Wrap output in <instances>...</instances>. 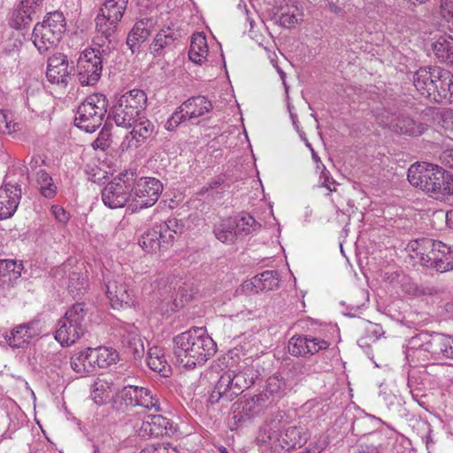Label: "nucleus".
Here are the masks:
<instances>
[{
  "label": "nucleus",
  "mask_w": 453,
  "mask_h": 453,
  "mask_svg": "<svg viewBox=\"0 0 453 453\" xmlns=\"http://www.w3.org/2000/svg\"><path fill=\"white\" fill-rule=\"evenodd\" d=\"M173 354L188 368L203 365L216 352V343L203 327L181 333L173 338Z\"/></svg>",
  "instance_id": "nucleus-1"
},
{
  "label": "nucleus",
  "mask_w": 453,
  "mask_h": 453,
  "mask_svg": "<svg viewBox=\"0 0 453 453\" xmlns=\"http://www.w3.org/2000/svg\"><path fill=\"white\" fill-rule=\"evenodd\" d=\"M409 182L421 190L439 197L453 195V174L433 164H414L409 170Z\"/></svg>",
  "instance_id": "nucleus-2"
},
{
  "label": "nucleus",
  "mask_w": 453,
  "mask_h": 453,
  "mask_svg": "<svg viewBox=\"0 0 453 453\" xmlns=\"http://www.w3.org/2000/svg\"><path fill=\"white\" fill-rule=\"evenodd\" d=\"M453 336L441 333L421 332L409 340L406 358L417 365V361L429 358H449Z\"/></svg>",
  "instance_id": "nucleus-3"
},
{
  "label": "nucleus",
  "mask_w": 453,
  "mask_h": 453,
  "mask_svg": "<svg viewBox=\"0 0 453 453\" xmlns=\"http://www.w3.org/2000/svg\"><path fill=\"white\" fill-rule=\"evenodd\" d=\"M410 247L422 265L440 273L453 270V247L429 238L416 240Z\"/></svg>",
  "instance_id": "nucleus-4"
},
{
  "label": "nucleus",
  "mask_w": 453,
  "mask_h": 453,
  "mask_svg": "<svg viewBox=\"0 0 453 453\" xmlns=\"http://www.w3.org/2000/svg\"><path fill=\"white\" fill-rule=\"evenodd\" d=\"M128 0H106L95 19L97 35L94 38V43L99 48L103 47L105 41L111 42L118 32L127 10Z\"/></svg>",
  "instance_id": "nucleus-5"
},
{
  "label": "nucleus",
  "mask_w": 453,
  "mask_h": 453,
  "mask_svg": "<svg viewBox=\"0 0 453 453\" xmlns=\"http://www.w3.org/2000/svg\"><path fill=\"white\" fill-rule=\"evenodd\" d=\"M255 373L256 371L251 367H246L240 372L234 370L225 372L217 381L209 401L211 403H216L220 399L226 402L233 401L255 383Z\"/></svg>",
  "instance_id": "nucleus-6"
},
{
  "label": "nucleus",
  "mask_w": 453,
  "mask_h": 453,
  "mask_svg": "<svg viewBox=\"0 0 453 453\" xmlns=\"http://www.w3.org/2000/svg\"><path fill=\"white\" fill-rule=\"evenodd\" d=\"M88 310L83 303L70 307L57 325L55 339L62 346H70L79 341L87 331Z\"/></svg>",
  "instance_id": "nucleus-7"
},
{
  "label": "nucleus",
  "mask_w": 453,
  "mask_h": 453,
  "mask_svg": "<svg viewBox=\"0 0 453 453\" xmlns=\"http://www.w3.org/2000/svg\"><path fill=\"white\" fill-rule=\"evenodd\" d=\"M184 226L176 218L168 219L166 221L155 225L145 232L140 241V246L147 252L157 253L167 250L180 235Z\"/></svg>",
  "instance_id": "nucleus-8"
},
{
  "label": "nucleus",
  "mask_w": 453,
  "mask_h": 453,
  "mask_svg": "<svg viewBox=\"0 0 453 453\" xmlns=\"http://www.w3.org/2000/svg\"><path fill=\"white\" fill-rule=\"evenodd\" d=\"M108 100L100 93L92 94L79 105L74 123L87 133L95 132L103 123L107 112Z\"/></svg>",
  "instance_id": "nucleus-9"
},
{
  "label": "nucleus",
  "mask_w": 453,
  "mask_h": 453,
  "mask_svg": "<svg viewBox=\"0 0 453 453\" xmlns=\"http://www.w3.org/2000/svg\"><path fill=\"white\" fill-rule=\"evenodd\" d=\"M134 183V172L126 170L121 172L102 190V200L105 206L111 209L123 208L127 203H132L131 187Z\"/></svg>",
  "instance_id": "nucleus-10"
},
{
  "label": "nucleus",
  "mask_w": 453,
  "mask_h": 453,
  "mask_svg": "<svg viewBox=\"0 0 453 453\" xmlns=\"http://www.w3.org/2000/svg\"><path fill=\"white\" fill-rule=\"evenodd\" d=\"M103 60L101 50L96 48L85 49L77 61V79L82 86H94L101 78Z\"/></svg>",
  "instance_id": "nucleus-11"
},
{
  "label": "nucleus",
  "mask_w": 453,
  "mask_h": 453,
  "mask_svg": "<svg viewBox=\"0 0 453 453\" xmlns=\"http://www.w3.org/2000/svg\"><path fill=\"white\" fill-rule=\"evenodd\" d=\"M163 191V185L159 180L153 177H142L136 180L131 187L133 210L150 207L156 203Z\"/></svg>",
  "instance_id": "nucleus-12"
},
{
  "label": "nucleus",
  "mask_w": 453,
  "mask_h": 453,
  "mask_svg": "<svg viewBox=\"0 0 453 453\" xmlns=\"http://www.w3.org/2000/svg\"><path fill=\"white\" fill-rule=\"evenodd\" d=\"M284 415L278 413L259 429L257 441L258 445L268 453H286L281 433Z\"/></svg>",
  "instance_id": "nucleus-13"
},
{
  "label": "nucleus",
  "mask_w": 453,
  "mask_h": 453,
  "mask_svg": "<svg viewBox=\"0 0 453 453\" xmlns=\"http://www.w3.org/2000/svg\"><path fill=\"white\" fill-rule=\"evenodd\" d=\"M284 415L278 413L259 429L257 441L258 445L268 453H286L281 433Z\"/></svg>",
  "instance_id": "nucleus-14"
},
{
  "label": "nucleus",
  "mask_w": 453,
  "mask_h": 453,
  "mask_svg": "<svg viewBox=\"0 0 453 453\" xmlns=\"http://www.w3.org/2000/svg\"><path fill=\"white\" fill-rule=\"evenodd\" d=\"M183 284L181 279L176 276H168L165 280L161 279L158 309L162 314L173 312L179 309L180 303L177 302V296Z\"/></svg>",
  "instance_id": "nucleus-15"
},
{
  "label": "nucleus",
  "mask_w": 453,
  "mask_h": 453,
  "mask_svg": "<svg viewBox=\"0 0 453 453\" xmlns=\"http://www.w3.org/2000/svg\"><path fill=\"white\" fill-rule=\"evenodd\" d=\"M106 294L112 308L119 309L134 304V291L120 277L105 280Z\"/></svg>",
  "instance_id": "nucleus-16"
},
{
  "label": "nucleus",
  "mask_w": 453,
  "mask_h": 453,
  "mask_svg": "<svg viewBox=\"0 0 453 453\" xmlns=\"http://www.w3.org/2000/svg\"><path fill=\"white\" fill-rule=\"evenodd\" d=\"M173 422L162 415L146 416L138 428V434L143 438L170 436L175 433Z\"/></svg>",
  "instance_id": "nucleus-17"
},
{
  "label": "nucleus",
  "mask_w": 453,
  "mask_h": 453,
  "mask_svg": "<svg viewBox=\"0 0 453 453\" xmlns=\"http://www.w3.org/2000/svg\"><path fill=\"white\" fill-rule=\"evenodd\" d=\"M330 342L319 337L311 335L293 336L288 345V352L292 356L305 357L306 355H314L319 350L326 349Z\"/></svg>",
  "instance_id": "nucleus-18"
},
{
  "label": "nucleus",
  "mask_w": 453,
  "mask_h": 453,
  "mask_svg": "<svg viewBox=\"0 0 453 453\" xmlns=\"http://www.w3.org/2000/svg\"><path fill=\"white\" fill-rule=\"evenodd\" d=\"M20 199V185L5 180L0 187V220L9 219L15 213Z\"/></svg>",
  "instance_id": "nucleus-19"
},
{
  "label": "nucleus",
  "mask_w": 453,
  "mask_h": 453,
  "mask_svg": "<svg viewBox=\"0 0 453 453\" xmlns=\"http://www.w3.org/2000/svg\"><path fill=\"white\" fill-rule=\"evenodd\" d=\"M118 332L126 352L134 360L141 359L145 349L138 329L134 325L125 324L119 328Z\"/></svg>",
  "instance_id": "nucleus-20"
},
{
  "label": "nucleus",
  "mask_w": 453,
  "mask_h": 453,
  "mask_svg": "<svg viewBox=\"0 0 453 453\" xmlns=\"http://www.w3.org/2000/svg\"><path fill=\"white\" fill-rule=\"evenodd\" d=\"M70 73L67 56L58 53L48 59L46 76L50 82L65 86Z\"/></svg>",
  "instance_id": "nucleus-21"
},
{
  "label": "nucleus",
  "mask_w": 453,
  "mask_h": 453,
  "mask_svg": "<svg viewBox=\"0 0 453 453\" xmlns=\"http://www.w3.org/2000/svg\"><path fill=\"white\" fill-rule=\"evenodd\" d=\"M40 332L38 323L32 321L17 326L12 330L10 334H6L4 338L11 347L22 348L32 338L39 335Z\"/></svg>",
  "instance_id": "nucleus-22"
},
{
  "label": "nucleus",
  "mask_w": 453,
  "mask_h": 453,
  "mask_svg": "<svg viewBox=\"0 0 453 453\" xmlns=\"http://www.w3.org/2000/svg\"><path fill=\"white\" fill-rule=\"evenodd\" d=\"M38 14L31 6L25 4L20 0L9 13L8 24L16 30L27 29Z\"/></svg>",
  "instance_id": "nucleus-23"
},
{
  "label": "nucleus",
  "mask_w": 453,
  "mask_h": 453,
  "mask_svg": "<svg viewBox=\"0 0 453 453\" xmlns=\"http://www.w3.org/2000/svg\"><path fill=\"white\" fill-rule=\"evenodd\" d=\"M283 443L285 451L289 452L292 449L301 448L309 439L308 430L305 426L297 424L282 423Z\"/></svg>",
  "instance_id": "nucleus-24"
},
{
  "label": "nucleus",
  "mask_w": 453,
  "mask_h": 453,
  "mask_svg": "<svg viewBox=\"0 0 453 453\" xmlns=\"http://www.w3.org/2000/svg\"><path fill=\"white\" fill-rule=\"evenodd\" d=\"M156 25L157 19L152 16L139 19L135 22L127 39V44L129 45L132 51L137 44L144 42L150 36Z\"/></svg>",
  "instance_id": "nucleus-25"
},
{
  "label": "nucleus",
  "mask_w": 453,
  "mask_h": 453,
  "mask_svg": "<svg viewBox=\"0 0 453 453\" xmlns=\"http://www.w3.org/2000/svg\"><path fill=\"white\" fill-rule=\"evenodd\" d=\"M441 72V67L434 65L420 67L413 73V85L420 95L426 97L431 95L430 89L433 87V81L439 77L438 75Z\"/></svg>",
  "instance_id": "nucleus-26"
},
{
  "label": "nucleus",
  "mask_w": 453,
  "mask_h": 453,
  "mask_svg": "<svg viewBox=\"0 0 453 453\" xmlns=\"http://www.w3.org/2000/svg\"><path fill=\"white\" fill-rule=\"evenodd\" d=\"M32 37L33 43L40 53H45L53 49L61 40V37L49 30L41 22L35 26Z\"/></svg>",
  "instance_id": "nucleus-27"
},
{
  "label": "nucleus",
  "mask_w": 453,
  "mask_h": 453,
  "mask_svg": "<svg viewBox=\"0 0 453 453\" xmlns=\"http://www.w3.org/2000/svg\"><path fill=\"white\" fill-rule=\"evenodd\" d=\"M181 110L188 119H195L209 113L212 110V104L203 96H192L181 104Z\"/></svg>",
  "instance_id": "nucleus-28"
},
{
  "label": "nucleus",
  "mask_w": 453,
  "mask_h": 453,
  "mask_svg": "<svg viewBox=\"0 0 453 453\" xmlns=\"http://www.w3.org/2000/svg\"><path fill=\"white\" fill-rule=\"evenodd\" d=\"M280 282L278 271H265L252 278L250 282L245 284V288L252 287L257 293L270 291L277 288Z\"/></svg>",
  "instance_id": "nucleus-29"
},
{
  "label": "nucleus",
  "mask_w": 453,
  "mask_h": 453,
  "mask_svg": "<svg viewBox=\"0 0 453 453\" xmlns=\"http://www.w3.org/2000/svg\"><path fill=\"white\" fill-rule=\"evenodd\" d=\"M111 114L116 125L125 128L131 127L137 119L142 116L135 110L129 108V105L126 106L125 104L119 101L112 107Z\"/></svg>",
  "instance_id": "nucleus-30"
},
{
  "label": "nucleus",
  "mask_w": 453,
  "mask_h": 453,
  "mask_svg": "<svg viewBox=\"0 0 453 453\" xmlns=\"http://www.w3.org/2000/svg\"><path fill=\"white\" fill-rule=\"evenodd\" d=\"M146 362L152 371L165 377L171 372V366L166 361L164 349L160 347L154 346L149 349Z\"/></svg>",
  "instance_id": "nucleus-31"
},
{
  "label": "nucleus",
  "mask_w": 453,
  "mask_h": 453,
  "mask_svg": "<svg viewBox=\"0 0 453 453\" xmlns=\"http://www.w3.org/2000/svg\"><path fill=\"white\" fill-rule=\"evenodd\" d=\"M291 389L290 384L280 373L270 376L266 380L264 393H267L273 403L281 399Z\"/></svg>",
  "instance_id": "nucleus-32"
},
{
  "label": "nucleus",
  "mask_w": 453,
  "mask_h": 453,
  "mask_svg": "<svg viewBox=\"0 0 453 453\" xmlns=\"http://www.w3.org/2000/svg\"><path fill=\"white\" fill-rule=\"evenodd\" d=\"M241 403L243 405L242 411L248 412V415L254 418L264 413L273 404V400L269 398L267 393L262 392Z\"/></svg>",
  "instance_id": "nucleus-33"
},
{
  "label": "nucleus",
  "mask_w": 453,
  "mask_h": 453,
  "mask_svg": "<svg viewBox=\"0 0 453 453\" xmlns=\"http://www.w3.org/2000/svg\"><path fill=\"white\" fill-rule=\"evenodd\" d=\"M208 52L209 48L205 35L202 33L194 34L188 51L189 59L196 64L202 65L207 60Z\"/></svg>",
  "instance_id": "nucleus-34"
},
{
  "label": "nucleus",
  "mask_w": 453,
  "mask_h": 453,
  "mask_svg": "<svg viewBox=\"0 0 453 453\" xmlns=\"http://www.w3.org/2000/svg\"><path fill=\"white\" fill-rule=\"evenodd\" d=\"M441 79L440 90L434 94V101L441 104H450L453 102V74L449 70L441 68L439 73Z\"/></svg>",
  "instance_id": "nucleus-35"
},
{
  "label": "nucleus",
  "mask_w": 453,
  "mask_h": 453,
  "mask_svg": "<svg viewBox=\"0 0 453 453\" xmlns=\"http://www.w3.org/2000/svg\"><path fill=\"white\" fill-rule=\"evenodd\" d=\"M234 224V218L221 219L214 226L213 232L215 237L223 243H234L237 239L236 229Z\"/></svg>",
  "instance_id": "nucleus-36"
},
{
  "label": "nucleus",
  "mask_w": 453,
  "mask_h": 453,
  "mask_svg": "<svg viewBox=\"0 0 453 453\" xmlns=\"http://www.w3.org/2000/svg\"><path fill=\"white\" fill-rule=\"evenodd\" d=\"M94 368L96 366L99 368H106L112 364H115L119 360V353L109 347H98L96 349L91 348Z\"/></svg>",
  "instance_id": "nucleus-37"
},
{
  "label": "nucleus",
  "mask_w": 453,
  "mask_h": 453,
  "mask_svg": "<svg viewBox=\"0 0 453 453\" xmlns=\"http://www.w3.org/2000/svg\"><path fill=\"white\" fill-rule=\"evenodd\" d=\"M91 348H88L84 350H81L73 354L71 357V367L72 369L80 374L90 373L94 371L93 359Z\"/></svg>",
  "instance_id": "nucleus-38"
},
{
  "label": "nucleus",
  "mask_w": 453,
  "mask_h": 453,
  "mask_svg": "<svg viewBox=\"0 0 453 453\" xmlns=\"http://www.w3.org/2000/svg\"><path fill=\"white\" fill-rule=\"evenodd\" d=\"M118 101L142 115L147 106V95L143 90L134 88L123 94Z\"/></svg>",
  "instance_id": "nucleus-39"
},
{
  "label": "nucleus",
  "mask_w": 453,
  "mask_h": 453,
  "mask_svg": "<svg viewBox=\"0 0 453 453\" xmlns=\"http://www.w3.org/2000/svg\"><path fill=\"white\" fill-rule=\"evenodd\" d=\"M426 130V127L421 123H417L414 119L401 116L397 117L395 124H394L393 131L410 136L421 135Z\"/></svg>",
  "instance_id": "nucleus-40"
},
{
  "label": "nucleus",
  "mask_w": 453,
  "mask_h": 453,
  "mask_svg": "<svg viewBox=\"0 0 453 453\" xmlns=\"http://www.w3.org/2000/svg\"><path fill=\"white\" fill-rule=\"evenodd\" d=\"M433 52L441 63L453 66V42L445 37H440L433 43Z\"/></svg>",
  "instance_id": "nucleus-41"
},
{
  "label": "nucleus",
  "mask_w": 453,
  "mask_h": 453,
  "mask_svg": "<svg viewBox=\"0 0 453 453\" xmlns=\"http://www.w3.org/2000/svg\"><path fill=\"white\" fill-rule=\"evenodd\" d=\"M134 406H142L147 410L160 411L159 401L152 392L143 387H138L135 390Z\"/></svg>",
  "instance_id": "nucleus-42"
},
{
  "label": "nucleus",
  "mask_w": 453,
  "mask_h": 453,
  "mask_svg": "<svg viewBox=\"0 0 453 453\" xmlns=\"http://www.w3.org/2000/svg\"><path fill=\"white\" fill-rule=\"evenodd\" d=\"M41 23L62 38L65 31L66 22L61 12L55 11L48 13Z\"/></svg>",
  "instance_id": "nucleus-43"
},
{
  "label": "nucleus",
  "mask_w": 453,
  "mask_h": 453,
  "mask_svg": "<svg viewBox=\"0 0 453 453\" xmlns=\"http://www.w3.org/2000/svg\"><path fill=\"white\" fill-rule=\"evenodd\" d=\"M36 182L42 196L46 198H53L56 196L57 186L45 170H39L36 173Z\"/></svg>",
  "instance_id": "nucleus-44"
},
{
  "label": "nucleus",
  "mask_w": 453,
  "mask_h": 453,
  "mask_svg": "<svg viewBox=\"0 0 453 453\" xmlns=\"http://www.w3.org/2000/svg\"><path fill=\"white\" fill-rule=\"evenodd\" d=\"M133 130L131 131V134L134 138L137 139V142H140L139 138L142 141L149 138L154 132V125L143 117H140L137 119L135 123L131 127Z\"/></svg>",
  "instance_id": "nucleus-45"
},
{
  "label": "nucleus",
  "mask_w": 453,
  "mask_h": 453,
  "mask_svg": "<svg viewBox=\"0 0 453 453\" xmlns=\"http://www.w3.org/2000/svg\"><path fill=\"white\" fill-rule=\"evenodd\" d=\"M88 286V278L81 272H71L69 273L67 288L71 294L77 296L82 294Z\"/></svg>",
  "instance_id": "nucleus-46"
},
{
  "label": "nucleus",
  "mask_w": 453,
  "mask_h": 453,
  "mask_svg": "<svg viewBox=\"0 0 453 453\" xmlns=\"http://www.w3.org/2000/svg\"><path fill=\"white\" fill-rule=\"evenodd\" d=\"M174 40V33L169 27L165 30L162 29L156 35L150 49L154 53L159 54L164 48L171 45Z\"/></svg>",
  "instance_id": "nucleus-47"
},
{
  "label": "nucleus",
  "mask_w": 453,
  "mask_h": 453,
  "mask_svg": "<svg viewBox=\"0 0 453 453\" xmlns=\"http://www.w3.org/2000/svg\"><path fill=\"white\" fill-rule=\"evenodd\" d=\"M23 270L22 263H18L13 259L0 260V276H9L10 280H16L21 276Z\"/></svg>",
  "instance_id": "nucleus-48"
},
{
  "label": "nucleus",
  "mask_w": 453,
  "mask_h": 453,
  "mask_svg": "<svg viewBox=\"0 0 453 453\" xmlns=\"http://www.w3.org/2000/svg\"><path fill=\"white\" fill-rule=\"evenodd\" d=\"M234 219V227L236 229V234H248L254 229L255 219L252 216L247 214L242 216L239 219Z\"/></svg>",
  "instance_id": "nucleus-49"
},
{
  "label": "nucleus",
  "mask_w": 453,
  "mask_h": 453,
  "mask_svg": "<svg viewBox=\"0 0 453 453\" xmlns=\"http://www.w3.org/2000/svg\"><path fill=\"white\" fill-rule=\"evenodd\" d=\"M20 129L19 123H14L9 114L0 111V134H12Z\"/></svg>",
  "instance_id": "nucleus-50"
},
{
  "label": "nucleus",
  "mask_w": 453,
  "mask_h": 453,
  "mask_svg": "<svg viewBox=\"0 0 453 453\" xmlns=\"http://www.w3.org/2000/svg\"><path fill=\"white\" fill-rule=\"evenodd\" d=\"M188 119V115L181 110V104L176 111L168 118L165 122V127L168 131L175 130L181 123Z\"/></svg>",
  "instance_id": "nucleus-51"
},
{
  "label": "nucleus",
  "mask_w": 453,
  "mask_h": 453,
  "mask_svg": "<svg viewBox=\"0 0 453 453\" xmlns=\"http://www.w3.org/2000/svg\"><path fill=\"white\" fill-rule=\"evenodd\" d=\"M378 124L383 127H388L393 131L394 124L397 120V117L389 111L383 109L375 115Z\"/></svg>",
  "instance_id": "nucleus-52"
},
{
  "label": "nucleus",
  "mask_w": 453,
  "mask_h": 453,
  "mask_svg": "<svg viewBox=\"0 0 453 453\" xmlns=\"http://www.w3.org/2000/svg\"><path fill=\"white\" fill-rule=\"evenodd\" d=\"M319 181L321 183L322 187H325L327 188L328 193L326 196H330L333 192L337 193L336 189V182L335 180L331 177L329 171L326 168L325 165H322L321 170H319Z\"/></svg>",
  "instance_id": "nucleus-53"
},
{
  "label": "nucleus",
  "mask_w": 453,
  "mask_h": 453,
  "mask_svg": "<svg viewBox=\"0 0 453 453\" xmlns=\"http://www.w3.org/2000/svg\"><path fill=\"white\" fill-rule=\"evenodd\" d=\"M243 408V405L241 402L234 403L233 405V411H232V417L231 419L234 421V424L236 426H240L246 421L250 420L253 418V417H250L248 415V412L242 411Z\"/></svg>",
  "instance_id": "nucleus-54"
},
{
  "label": "nucleus",
  "mask_w": 453,
  "mask_h": 453,
  "mask_svg": "<svg viewBox=\"0 0 453 453\" xmlns=\"http://www.w3.org/2000/svg\"><path fill=\"white\" fill-rule=\"evenodd\" d=\"M438 13L441 19L450 23L453 21V0H440Z\"/></svg>",
  "instance_id": "nucleus-55"
},
{
  "label": "nucleus",
  "mask_w": 453,
  "mask_h": 453,
  "mask_svg": "<svg viewBox=\"0 0 453 453\" xmlns=\"http://www.w3.org/2000/svg\"><path fill=\"white\" fill-rule=\"evenodd\" d=\"M140 453H179V451L169 443H158L145 447Z\"/></svg>",
  "instance_id": "nucleus-56"
},
{
  "label": "nucleus",
  "mask_w": 453,
  "mask_h": 453,
  "mask_svg": "<svg viewBox=\"0 0 453 453\" xmlns=\"http://www.w3.org/2000/svg\"><path fill=\"white\" fill-rule=\"evenodd\" d=\"M135 390H137V386L127 385L119 391V396L126 405L134 406Z\"/></svg>",
  "instance_id": "nucleus-57"
},
{
  "label": "nucleus",
  "mask_w": 453,
  "mask_h": 453,
  "mask_svg": "<svg viewBox=\"0 0 453 453\" xmlns=\"http://www.w3.org/2000/svg\"><path fill=\"white\" fill-rule=\"evenodd\" d=\"M300 19V14L298 13V10L296 7L295 10L290 12L281 13L280 22L285 27H291L296 24Z\"/></svg>",
  "instance_id": "nucleus-58"
},
{
  "label": "nucleus",
  "mask_w": 453,
  "mask_h": 453,
  "mask_svg": "<svg viewBox=\"0 0 453 453\" xmlns=\"http://www.w3.org/2000/svg\"><path fill=\"white\" fill-rule=\"evenodd\" d=\"M208 185L211 190H217L218 193H223L226 188H229V185L226 184L225 176H217L208 182Z\"/></svg>",
  "instance_id": "nucleus-59"
},
{
  "label": "nucleus",
  "mask_w": 453,
  "mask_h": 453,
  "mask_svg": "<svg viewBox=\"0 0 453 453\" xmlns=\"http://www.w3.org/2000/svg\"><path fill=\"white\" fill-rule=\"evenodd\" d=\"M439 290L434 286L420 285L416 286L413 294L416 296H434L438 294Z\"/></svg>",
  "instance_id": "nucleus-60"
},
{
  "label": "nucleus",
  "mask_w": 453,
  "mask_h": 453,
  "mask_svg": "<svg viewBox=\"0 0 453 453\" xmlns=\"http://www.w3.org/2000/svg\"><path fill=\"white\" fill-rule=\"evenodd\" d=\"M51 213L53 214L56 220L60 223H66L69 220V214L59 205L51 206Z\"/></svg>",
  "instance_id": "nucleus-61"
},
{
  "label": "nucleus",
  "mask_w": 453,
  "mask_h": 453,
  "mask_svg": "<svg viewBox=\"0 0 453 453\" xmlns=\"http://www.w3.org/2000/svg\"><path fill=\"white\" fill-rule=\"evenodd\" d=\"M443 165L453 169V149L445 150L440 156Z\"/></svg>",
  "instance_id": "nucleus-62"
},
{
  "label": "nucleus",
  "mask_w": 453,
  "mask_h": 453,
  "mask_svg": "<svg viewBox=\"0 0 453 453\" xmlns=\"http://www.w3.org/2000/svg\"><path fill=\"white\" fill-rule=\"evenodd\" d=\"M21 2L31 6L39 14L42 12L44 0H21Z\"/></svg>",
  "instance_id": "nucleus-63"
},
{
  "label": "nucleus",
  "mask_w": 453,
  "mask_h": 453,
  "mask_svg": "<svg viewBox=\"0 0 453 453\" xmlns=\"http://www.w3.org/2000/svg\"><path fill=\"white\" fill-rule=\"evenodd\" d=\"M355 453H380L378 449L374 446H365V447H361V449H359L357 450V452H355Z\"/></svg>",
  "instance_id": "nucleus-64"
}]
</instances>
